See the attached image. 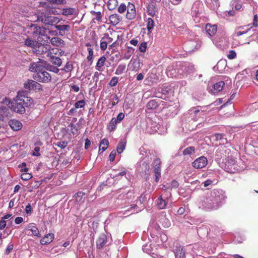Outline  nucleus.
Wrapping results in <instances>:
<instances>
[{"instance_id":"f257e3e1","label":"nucleus","mask_w":258,"mask_h":258,"mask_svg":"<svg viewBox=\"0 0 258 258\" xmlns=\"http://www.w3.org/2000/svg\"><path fill=\"white\" fill-rule=\"evenodd\" d=\"M33 102L32 98L27 96L25 92H18L13 101L6 97L1 103L9 107L12 110L23 114L25 112V107L31 105Z\"/></svg>"},{"instance_id":"f03ea898","label":"nucleus","mask_w":258,"mask_h":258,"mask_svg":"<svg viewBox=\"0 0 258 258\" xmlns=\"http://www.w3.org/2000/svg\"><path fill=\"white\" fill-rule=\"evenodd\" d=\"M226 199L225 192L221 189H214L208 193L201 201V206L207 210L219 208Z\"/></svg>"},{"instance_id":"7ed1b4c3","label":"nucleus","mask_w":258,"mask_h":258,"mask_svg":"<svg viewBox=\"0 0 258 258\" xmlns=\"http://www.w3.org/2000/svg\"><path fill=\"white\" fill-rule=\"evenodd\" d=\"M39 61L36 62H32L30 64L29 71L35 73L33 78L37 81L47 83L51 81V76L49 73L47 72L46 67L42 64V62Z\"/></svg>"},{"instance_id":"20e7f679","label":"nucleus","mask_w":258,"mask_h":258,"mask_svg":"<svg viewBox=\"0 0 258 258\" xmlns=\"http://www.w3.org/2000/svg\"><path fill=\"white\" fill-rule=\"evenodd\" d=\"M36 17L37 21L41 22L46 25L52 26L54 24H58L60 22V19L58 18L52 16L49 11L43 8L42 6H40Z\"/></svg>"},{"instance_id":"39448f33","label":"nucleus","mask_w":258,"mask_h":258,"mask_svg":"<svg viewBox=\"0 0 258 258\" xmlns=\"http://www.w3.org/2000/svg\"><path fill=\"white\" fill-rule=\"evenodd\" d=\"M236 162L234 158L228 157L225 163L224 170L229 173L240 172L242 170V168H240Z\"/></svg>"},{"instance_id":"423d86ee","label":"nucleus","mask_w":258,"mask_h":258,"mask_svg":"<svg viewBox=\"0 0 258 258\" xmlns=\"http://www.w3.org/2000/svg\"><path fill=\"white\" fill-rule=\"evenodd\" d=\"M55 4H51L49 2H43L40 3V6L49 11V13L54 15H62V9L54 6Z\"/></svg>"},{"instance_id":"0eeeda50","label":"nucleus","mask_w":258,"mask_h":258,"mask_svg":"<svg viewBox=\"0 0 258 258\" xmlns=\"http://www.w3.org/2000/svg\"><path fill=\"white\" fill-rule=\"evenodd\" d=\"M171 196L170 193L161 195L156 201V205L159 209H164L167 207L170 201L169 197Z\"/></svg>"},{"instance_id":"6e6552de","label":"nucleus","mask_w":258,"mask_h":258,"mask_svg":"<svg viewBox=\"0 0 258 258\" xmlns=\"http://www.w3.org/2000/svg\"><path fill=\"white\" fill-rule=\"evenodd\" d=\"M24 87L29 91H40L42 90V85L38 81L30 79H28L24 83Z\"/></svg>"},{"instance_id":"1a4fd4ad","label":"nucleus","mask_w":258,"mask_h":258,"mask_svg":"<svg viewBox=\"0 0 258 258\" xmlns=\"http://www.w3.org/2000/svg\"><path fill=\"white\" fill-rule=\"evenodd\" d=\"M161 161L159 158H156L153 162L152 166L155 176V181L158 182L161 177Z\"/></svg>"},{"instance_id":"9d476101","label":"nucleus","mask_w":258,"mask_h":258,"mask_svg":"<svg viewBox=\"0 0 258 258\" xmlns=\"http://www.w3.org/2000/svg\"><path fill=\"white\" fill-rule=\"evenodd\" d=\"M203 4L200 1H196L192 5L191 13L193 17L197 18L200 16L202 12Z\"/></svg>"},{"instance_id":"9b49d317","label":"nucleus","mask_w":258,"mask_h":258,"mask_svg":"<svg viewBox=\"0 0 258 258\" xmlns=\"http://www.w3.org/2000/svg\"><path fill=\"white\" fill-rule=\"evenodd\" d=\"M200 44L195 40H190L184 44V48L186 52H191L199 49Z\"/></svg>"},{"instance_id":"f8f14e48","label":"nucleus","mask_w":258,"mask_h":258,"mask_svg":"<svg viewBox=\"0 0 258 258\" xmlns=\"http://www.w3.org/2000/svg\"><path fill=\"white\" fill-rule=\"evenodd\" d=\"M58 31V34L60 36H63L69 32L71 29V26L67 24H55L52 25Z\"/></svg>"},{"instance_id":"ddd939ff","label":"nucleus","mask_w":258,"mask_h":258,"mask_svg":"<svg viewBox=\"0 0 258 258\" xmlns=\"http://www.w3.org/2000/svg\"><path fill=\"white\" fill-rule=\"evenodd\" d=\"M203 112L201 107H198L192 108L189 110L188 113L191 119L197 121L200 117L203 115Z\"/></svg>"},{"instance_id":"4468645a","label":"nucleus","mask_w":258,"mask_h":258,"mask_svg":"<svg viewBox=\"0 0 258 258\" xmlns=\"http://www.w3.org/2000/svg\"><path fill=\"white\" fill-rule=\"evenodd\" d=\"M208 163L207 159L204 156H201L196 159L192 163V166L196 169H201L205 167Z\"/></svg>"},{"instance_id":"2eb2a0df","label":"nucleus","mask_w":258,"mask_h":258,"mask_svg":"<svg viewBox=\"0 0 258 258\" xmlns=\"http://www.w3.org/2000/svg\"><path fill=\"white\" fill-rule=\"evenodd\" d=\"M36 47L34 51L37 54H42L47 53V56H49L51 54V52H48L49 51V47L48 45H44L38 43V45Z\"/></svg>"},{"instance_id":"dca6fc26","label":"nucleus","mask_w":258,"mask_h":258,"mask_svg":"<svg viewBox=\"0 0 258 258\" xmlns=\"http://www.w3.org/2000/svg\"><path fill=\"white\" fill-rule=\"evenodd\" d=\"M126 11V18L128 20L134 19L136 16V11L135 5L132 3H128Z\"/></svg>"},{"instance_id":"f3484780","label":"nucleus","mask_w":258,"mask_h":258,"mask_svg":"<svg viewBox=\"0 0 258 258\" xmlns=\"http://www.w3.org/2000/svg\"><path fill=\"white\" fill-rule=\"evenodd\" d=\"M137 168L140 172L147 174L150 169V165L146 161L143 160L138 163Z\"/></svg>"},{"instance_id":"a211bd4d","label":"nucleus","mask_w":258,"mask_h":258,"mask_svg":"<svg viewBox=\"0 0 258 258\" xmlns=\"http://www.w3.org/2000/svg\"><path fill=\"white\" fill-rule=\"evenodd\" d=\"M9 124L11 128L15 131H19L22 128V123L16 119H11L9 121Z\"/></svg>"},{"instance_id":"6ab92c4d","label":"nucleus","mask_w":258,"mask_h":258,"mask_svg":"<svg viewBox=\"0 0 258 258\" xmlns=\"http://www.w3.org/2000/svg\"><path fill=\"white\" fill-rule=\"evenodd\" d=\"M107 236L104 234H102L100 235L98 239L96 241V245L97 248H101L107 243Z\"/></svg>"},{"instance_id":"aec40b11","label":"nucleus","mask_w":258,"mask_h":258,"mask_svg":"<svg viewBox=\"0 0 258 258\" xmlns=\"http://www.w3.org/2000/svg\"><path fill=\"white\" fill-rule=\"evenodd\" d=\"M174 252L176 258H184L185 250L182 246H176L174 249Z\"/></svg>"},{"instance_id":"412c9836","label":"nucleus","mask_w":258,"mask_h":258,"mask_svg":"<svg viewBox=\"0 0 258 258\" xmlns=\"http://www.w3.org/2000/svg\"><path fill=\"white\" fill-rule=\"evenodd\" d=\"M207 34L212 37L214 36L217 32V26L216 25H212L210 24H207L205 27Z\"/></svg>"},{"instance_id":"4be33fe9","label":"nucleus","mask_w":258,"mask_h":258,"mask_svg":"<svg viewBox=\"0 0 258 258\" xmlns=\"http://www.w3.org/2000/svg\"><path fill=\"white\" fill-rule=\"evenodd\" d=\"M121 20L122 17L116 14L111 15L109 18L110 23L113 26L118 24Z\"/></svg>"},{"instance_id":"5701e85b","label":"nucleus","mask_w":258,"mask_h":258,"mask_svg":"<svg viewBox=\"0 0 258 258\" xmlns=\"http://www.w3.org/2000/svg\"><path fill=\"white\" fill-rule=\"evenodd\" d=\"M53 239L54 235L52 233H49L40 240V243L42 245L47 244L52 242Z\"/></svg>"},{"instance_id":"b1692460","label":"nucleus","mask_w":258,"mask_h":258,"mask_svg":"<svg viewBox=\"0 0 258 258\" xmlns=\"http://www.w3.org/2000/svg\"><path fill=\"white\" fill-rule=\"evenodd\" d=\"M224 84V82L222 81L214 84L213 89L211 90L212 93L215 94L216 93L221 91L223 89Z\"/></svg>"},{"instance_id":"393cba45","label":"nucleus","mask_w":258,"mask_h":258,"mask_svg":"<svg viewBox=\"0 0 258 258\" xmlns=\"http://www.w3.org/2000/svg\"><path fill=\"white\" fill-rule=\"evenodd\" d=\"M131 61H132L133 66L132 70L135 72L138 71V70L141 68L143 65L142 62L139 59H135L133 60H131Z\"/></svg>"},{"instance_id":"a878e982","label":"nucleus","mask_w":258,"mask_h":258,"mask_svg":"<svg viewBox=\"0 0 258 258\" xmlns=\"http://www.w3.org/2000/svg\"><path fill=\"white\" fill-rule=\"evenodd\" d=\"M182 70L187 74L192 73L195 70L193 65L187 63H183L182 65Z\"/></svg>"},{"instance_id":"bb28decb","label":"nucleus","mask_w":258,"mask_h":258,"mask_svg":"<svg viewBox=\"0 0 258 258\" xmlns=\"http://www.w3.org/2000/svg\"><path fill=\"white\" fill-rule=\"evenodd\" d=\"M108 145V140L106 138L103 139L100 143L99 152L102 153L105 151L107 149Z\"/></svg>"},{"instance_id":"cd10ccee","label":"nucleus","mask_w":258,"mask_h":258,"mask_svg":"<svg viewBox=\"0 0 258 258\" xmlns=\"http://www.w3.org/2000/svg\"><path fill=\"white\" fill-rule=\"evenodd\" d=\"M28 230L32 232V234L35 236L40 237L41 235L37 227L33 224H30L28 226Z\"/></svg>"},{"instance_id":"c85d7f7f","label":"nucleus","mask_w":258,"mask_h":258,"mask_svg":"<svg viewBox=\"0 0 258 258\" xmlns=\"http://www.w3.org/2000/svg\"><path fill=\"white\" fill-rule=\"evenodd\" d=\"M51 43L56 46H62L64 45V41L59 37H53L50 40Z\"/></svg>"},{"instance_id":"c756f323","label":"nucleus","mask_w":258,"mask_h":258,"mask_svg":"<svg viewBox=\"0 0 258 258\" xmlns=\"http://www.w3.org/2000/svg\"><path fill=\"white\" fill-rule=\"evenodd\" d=\"M49 57H50L49 60L50 62L57 67H59L61 64L62 61L59 57L55 56L52 55V54Z\"/></svg>"},{"instance_id":"7c9ffc66","label":"nucleus","mask_w":258,"mask_h":258,"mask_svg":"<svg viewBox=\"0 0 258 258\" xmlns=\"http://www.w3.org/2000/svg\"><path fill=\"white\" fill-rule=\"evenodd\" d=\"M106 60V58L105 56L103 55L100 57L97 62L96 69L98 71H101V69L104 65Z\"/></svg>"},{"instance_id":"2f4dec72","label":"nucleus","mask_w":258,"mask_h":258,"mask_svg":"<svg viewBox=\"0 0 258 258\" xmlns=\"http://www.w3.org/2000/svg\"><path fill=\"white\" fill-rule=\"evenodd\" d=\"M74 198L78 203L81 204L84 202L85 193L82 191H79L75 195Z\"/></svg>"},{"instance_id":"473e14b6","label":"nucleus","mask_w":258,"mask_h":258,"mask_svg":"<svg viewBox=\"0 0 258 258\" xmlns=\"http://www.w3.org/2000/svg\"><path fill=\"white\" fill-rule=\"evenodd\" d=\"M76 11L74 8L62 9V15L64 16H68L69 15H76Z\"/></svg>"},{"instance_id":"72a5a7b5","label":"nucleus","mask_w":258,"mask_h":258,"mask_svg":"<svg viewBox=\"0 0 258 258\" xmlns=\"http://www.w3.org/2000/svg\"><path fill=\"white\" fill-rule=\"evenodd\" d=\"M242 1L243 0H233L232 1V5L235 10L239 11L242 9Z\"/></svg>"},{"instance_id":"f704fd0d","label":"nucleus","mask_w":258,"mask_h":258,"mask_svg":"<svg viewBox=\"0 0 258 258\" xmlns=\"http://www.w3.org/2000/svg\"><path fill=\"white\" fill-rule=\"evenodd\" d=\"M117 123L118 122L115 119V117L112 118L107 126V130L110 132L114 131L116 128Z\"/></svg>"},{"instance_id":"c9c22d12","label":"nucleus","mask_w":258,"mask_h":258,"mask_svg":"<svg viewBox=\"0 0 258 258\" xmlns=\"http://www.w3.org/2000/svg\"><path fill=\"white\" fill-rule=\"evenodd\" d=\"M25 44L26 45L32 47L35 49L37 45H38V43L37 41H34L30 38H27L25 40Z\"/></svg>"},{"instance_id":"e433bc0d","label":"nucleus","mask_w":258,"mask_h":258,"mask_svg":"<svg viewBox=\"0 0 258 258\" xmlns=\"http://www.w3.org/2000/svg\"><path fill=\"white\" fill-rule=\"evenodd\" d=\"M117 0H109L107 3V7L109 10H114L118 5Z\"/></svg>"},{"instance_id":"4c0bfd02","label":"nucleus","mask_w":258,"mask_h":258,"mask_svg":"<svg viewBox=\"0 0 258 258\" xmlns=\"http://www.w3.org/2000/svg\"><path fill=\"white\" fill-rule=\"evenodd\" d=\"M154 21L151 18L147 19V28L148 33H151L154 27Z\"/></svg>"},{"instance_id":"58836bf2","label":"nucleus","mask_w":258,"mask_h":258,"mask_svg":"<svg viewBox=\"0 0 258 258\" xmlns=\"http://www.w3.org/2000/svg\"><path fill=\"white\" fill-rule=\"evenodd\" d=\"M126 69V65L124 63H121L118 65L115 70V74L116 75H121Z\"/></svg>"},{"instance_id":"ea45409f","label":"nucleus","mask_w":258,"mask_h":258,"mask_svg":"<svg viewBox=\"0 0 258 258\" xmlns=\"http://www.w3.org/2000/svg\"><path fill=\"white\" fill-rule=\"evenodd\" d=\"M126 142L124 141H121L117 145L116 151L118 153H121L125 149Z\"/></svg>"},{"instance_id":"a19ab883","label":"nucleus","mask_w":258,"mask_h":258,"mask_svg":"<svg viewBox=\"0 0 258 258\" xmlns=\"http://www.w3.org/2000/svg\"><path fill=\"white\" fill-rule=\"evenodd\" d=\"M251 27L245 28L244 27H240L238 28V30H237L235 32L236 36H239L243 34L246 33L249 30H250Z\"/></svg>"},{"instance_id":"79ce46f5","label":"nucleus","mask_w":258,"mask_h":258,"mask_svg":"<svg viewBox=\"0 0 258 258\" xmlns=\"http://www.w3.org/2000/svg\"><path fill=\"white\" fill-rule=\"evenodd\" d=\"M166 74L168 77L171 78H178L180 74H178V73H177L175 69H167Z\"/></svg>"},{"instance_id":"37998d69","label":"nucleus","mask_w":258,"mask_h":258,"mask_svg":"<svg viewBox=\"0 0 258 258\" xmlns=\"http://www.w3.org/2000/svg\"><path fill=\"white\" fill-rule=\"evenodd\" d=\"M179 186L178 182L175 180H173L170 183H167L166 185H164V189L171 188H177Z\"/></svg>"},{"instance_id":"c03bdc74","label":"nucleus","mask_w":258,"mask_h":258,"mask_svg":"<svg viewBox=\"0 0 258 258\" xmlns=\"http://www.w3.org/2000/svg\"><path fill=\"white\" fill-rule=\"evenodd\" d=\"M149 109H154L158 106V104L155 100H152L149 101L147 105Z\"/></svg>"},{"instance_id":"a18cd8bd","label":"nucleus","mask_w":258,"mask_h":258,"mask_svg":"<svg viewBox=\"0 0 258 258\" xmlns=\"http://www.w3.org/2000/svg\"><path fill=\"white\" fill-rule=\"evenodd\" d=\"M28 169L27 168H25L24 169V171L25 172V173H23L21 175V178L23 180H28L30 179H31L32 177V175L31 174L29 173H27Z\"/></svg>"},{"instance_id":"49530a36","label":"nucleus","mask_w":258,"mask_h":258,"mask_svg":"<svg viewBox=\"0 0 258 258\" xmlns=\"http://www.w3.org/2000/svg\"><path fill=\"white\" fill-rule=\"evenodd\" d=\"M195 149L194 147L190 146L186 148L183 151L184 155H190L195 153Z\"/></svg>"},{"instance_id":"de8ad7c7","label":"nucleus","mask_w":258,"mask_h":258,"mask_svg":"<svg viewBox=\"0 0 258 258\" xmlns=\"http://www.w3.org/2000/svg\"><path fill=\"white\" fill-rule=\"evenodd\" d=\"M134 48L132 47H128L126 52L124 54V58L129 59L134 52Z\"/></svg>"},{"instance_id":"09e8293b","label":"nucleus","mask_w":258,"mask_h":258,"mask_svg":"<svg viewBox=\"0 0 258 258\" xmlns=\"http://www.w3.org/2000/svg\"><path fill=\"white\" fill-rule=\"evenodd\" d=\"M42 27L38 26L35 24H32L30 26L31 30L33 34L38 35L39 33V28H41Z\"/></svg>"},{"instance_id":"8fccbe9b","label":"nucleus","mask_w":258,"mask_h":258,"mask_svg":"<svg viewBox=\"0 0 258 258\" xmlns=\"http://www.w3.org/2000/svg\"><path fill=\"white\" fill-rule=\"evenodd\" d=\"M73 69V64L70 62H67L64 67L61 69V70L66 72H70Z\"/></svg>"},{"instance_id":"3c124183","label":"nucleus","mask_w":258,"mask_h":258,"mask_svg":"<svg viewBox=\"0 0 258 258\" xmlns=\"http://www.w3.org/2000/svg\"><path fill=\"white\" fill-rule=\"evenodd\" d=\"M54 144L55 146H56L61 149H64L67 146L68 142L65 141H58L56 143H54Z\"/></svg>"},{"instance_id":"603ef678","label":"nucleus","mask_w":258,"mask_h":258,"mask_svg":"<svg viewBox=\"0 0 258 258\" xmlns=\"http://www.w3.org/2000/svg\"><path fill=\"white\" fill-rule=\"evenodd\" d=\"M85 105V102L84 100H81L80 101H77L75 104V108H81L84 107Z\"/></svg>"},{"instance_id":"864d4df0","label":"nucleus","mask_w":258,"mask_h":258,"mask_svg":"<svg viewBox=\"0 0 258 258\" xmlns=\"http://www.w3.org/2000/svg\"><path fill=\"white\" fill-rule=\"evenodd\" d=\"M127 8V6H126L124 4L122 3L118 8V12L120 14L124 13L126 11Z\"/></svg>"},{"instance_id":"5fc2aeb1","label":"nucleus","mask_w":258,"mask_h":258,"mask_svg":"<svg viewBox=\"0 0 258 258\" xmlns=\"http://www.w3.org/2000/svg\"><path fill=\"white\" fill-rule=\"evenodd\" d=\"M91 13L95 16V19L98 21H100L102 19V14L100 12H96L94 11H92Z\"/></svg>"},{"instance_id":"6e6d98bb","label":"nucleus","mask_w":258,"mask_h":258,"mask_svg":"<svg viewBox=\"0 0 258 258\" xmlns=\"http://www.w3.org/2000/svg\"><path fill=\"white\" fill-rule=\"evenodd\" d=\"M46 69L47 71H50V72H52L54 73H56V74H57L58 73V72H59V69H58L57 67H53V66H51V65H49V66H48L47 67H46Z\"/></svg>"},{"instance_id":"4d7b16f0","label":"nucleus","mask_w":258,"mask_h":258,"mask_svg":"<svg viewBox=\"0 0 258 258\" xmlns=\"http://www.w3.org/2000/svg\"><path fill=\"white\" fill-rule=\"evenodd\" d=\"M118 81V78L116 77H113L111 78L110 82L109 83V85L111 87H114L115 86Z\"/></svg>"},{"instance_id":"13d9d810","label":"nucleus","mask_w":258,"mask_h":258,"mask_svg":"<svg viewBox=\"0 0 258 258\" xmlns=\"http://www.w3.org/2000/svg\"><path fill=\"white\" fill-rule=\"evenodd\" d=\"M147 48V43L146 42H143L141 43L139 46V50L141 52H146Z\"/></svg>"},{"instance_id":"bf43d9fd","label":"nucleus","mask_w":258,"mask_h":258,"mask_svg":"<svg viewBox=\"0 0 258 258\" xmlns=\"http://www.w3.org/2000/svg\"><path fill=\"white\" fill-rule=\"evenodd\" d=\"M108 43L104 40H102V38H101L100 41V49L102 51H105L107 48Z\"/></svg>"},{"instance_id":"052dcab7","label":"nucleus","mask_w":258,"mask_h":258,"mask_svg":"<svg viewBox=\"0 0 258 258\" xmlns=\"http://www.w3.org/2000/svg\"><path fill=\"white\" fill-rule=\"evenodd\" d=\"M215 181V180H212L210 179H207V180L205 181L203 184H204V186L205 187H207L209 186L210 185H211Z\"/></svg>"},{"instance_id":"680f3d73","label":"nucleus","mask_w":258,"mask_h":258,"mask_svg":"<svg viewBox=\"0 0 258 258\" xmlns=\"http://www.w3.org/2000/svg\"><path fill=\"white\" fill-rule=\"evenodd\" d=\"M47 1L56 5L66 3V0H47Z\"/></svg>"},{"instance_id":"e2e57ef3","label":"nucleus","mask_w":258,"mask_h":258,"mask_svg":"<svg viewBox=\"0 0 258 258\" xmlns=\"http://www.w3.org/2000/svg\"><path fill=\"white\" fill-rule=\"evenodd\" d=\"M154 5L150 6L148 8V13L151 16H153L155 14V11L154 10Z\"/></svg>"},{"instance_id":"0e129e2a","label":"nucleus","mask_w":258,"mask_h":258,"mask_svg":"<svg viewBox=\"0 0 258 258\" xmlns=\"http://www.w3.org/2000/svg\"><path fill=\"white\" fill-rule=\"evenodd\" d=\"M236 56V53L234 50H230L227 55L229 59H232L234 58Z\"/></svg>"},{"instance_id":"69168bd1","label":"nucleus","mask_w":258,"mask_h":258,"mask_svg":"<svg viewBox=\"0 0 258 258\" xmlns=\"http://www.w3.org/2000/svg\"><path fill=\"white\" fill-rule=\"evenodd\" d=\"M124 113L122 112H120L118 114L117 118H115V119L116 120V121L118 123H119L124 118Z\"/></svg>"},{"instance_id":"338daca9","label":"nucleus","mask_w":258,"mask_h":258,"mask_svg":"<svg viewBox=\"0 0 258 258\" xmlns=\"http://www.w3.org/2000/svg\"><path fill=\"white\" fill-rule=\"evenodd\" d=\"M102 40H104L107 43H110L113 41V39L109 37L107 34L104 35L102 37Z\"/></svg>"},{"instance_id":"774afa93","label":"nucleus","mask_w":258,"mask_h":258,"mask_svg":"<svg viewBox=\"0 0 258 258\" xmlns=\"http://www.w3.org/2000/svg\"><path fill=\"white\" fill-rule=\"evenodd\" d=\"M40 148L39 147H35L34 149V152L32 153V155L35 156H40V153H39Z\"/></svg>"}]
</instances>
